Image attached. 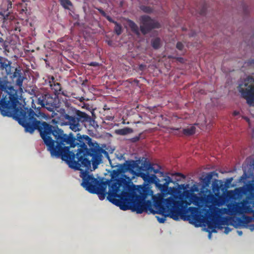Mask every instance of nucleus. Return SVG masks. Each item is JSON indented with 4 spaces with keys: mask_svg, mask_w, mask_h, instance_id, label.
Returning a JSON list of instances; mask_svg holds the SVG:
<instances>
[{
    "mask_svg": "<svg viewBox=\"0 0 254 254\" xmlns=\"http://www.w3.org/2000/svg\"><path fill=\"white\" fill-rule=\"evenodd\" d=\"M36 116L33 110H22V126L25 127V131L32 133L34 130L38 129L52 156H61L70 168L79 170L80 177L82 179L81 185L83 188L91 192L96 193L99 199L102 200L105 198L109 186L108 199L121 210H128L129 208L126 202L136 199L133 189L126 184L122 185L121 180H113L110 183L99 181L93 175L88 174L89 171L92 170L91 161L87 157H92L93 169L95 170L101 162L103 150L96 146L89 151L86 145L82 143L75 154L69 150V147L65 146L67 144L70 145L71 147H75V139L71 134L68 135L61 129L46 122L37 121L35 118Z\"/></svg>",
    "mask_w": 254,
    "mask_h": 254,
    "instance_id": "nucleus-1",
    "label": "nucleus"
},
{
    "mask_svg": "<svg viewBox=\"0 0 254 254\" xmlns=\"http://www.w3.org/2000/svg\"><path fill=\"white\" fill-rule=\"evenodd\" d=\"M129 169L133 174L140 177L144 181L153 183L156 188L161 192L154 194L151 190H148L149 194L152 196V199L155 208L160 212L165 213L175 220H178L180 217L181 210L185 208L191 203L199 206L202 203V199L193 193L189 192V190L184 191L185 195L189 198V202L184 201L182 198V195L178 191L179 190H184L189 188V185L182 184L176 187H168L173 183L172 178L169 176H166L163 181V184L160 183V180L155 175L150 176L148 174L141 172V168L135 171L134 169L137 168V164L133 162L129 165Z\"/></svg>",
    "mask_w": 254,
    "mask_h": 254,
    "instance_id": "nucleus-2",
    "label": "nucleus"
},
{
    "mask_svg": "<svg viewBox=\"0 0 254 254\" xmlns=\"http://www.w3.org/2000/svg\"><path fill=\"white\" fill-rule=\"evenodd\" d=\"M239 90L250 106H254V78L248 77L239 85Z\"/></svg>",
    "mask_w": 254,
    "mask_h": 254,
    "instance_id": "nucleus-3",
    "label": "nucleus"
},
{
    "mask_svg": "<svg viewBox=\"0 0 254 254\" xmlns=\"http://www.w3.org/2000/svg\"><path fill=\"white\" fill-rule=\"evenodd\" d=\"M248 188L250 189L252 192L250 196L242 202L236 205L235 210L233 212L235 214H242L247 213H253L254 209V184H250L248 186Z\"/></svg>",
    "mask_w": 254,
    "mask_h": 254,
    "instance_id": "nucleus-4",
    "label": "nucleus"
},
{
    "mask_svg": "<svg viewBox=\"0 0 254 254\" xmlns=\"http://www.w3.org/2000/svg\"><path fill=\"white\" fill-rule=\"evenodd\" d=\"M18 103L16 96L7 93L5 97L0 100V111L3 116H9Z\"/></svg>",
    "mask_w": 254,
    "mask_h": 254,
    "instance_id": "nucleus-5",
    "label": "nucleus"
},
{
    "mask_svg": "<svg viewBox=\"0 0 254 254\" xmlns=\"http://www.w3.org/2000/svg\"><path fill=\"white\" fill-rule=\"evenodd\" d=\"M140 28L143 34H146L152 28H157L160 27L159 23L151 19L148 16H143L141 17Z\"/></svg>",
    "mask_w": 254,
    "mask_h": 254,
    "instance_id": "nucleus-6",
    "label": "nucleus"
},
{
    "mask_svg": "<svg viewBox=\"0 0 254 254\" xmlns=\"http://www.w3.org/2000/svg\"><path fill=\"white\" fill-rule=\"evenodd\" d=\"M66 120L68 121L67 125L69 126L70 129L74 131L80 130V125L79 123V120L78 118L75 117L70 116L67 114H65L64 116Z\"/></svg>",
    "mask_w": 254,
    "mask_h": 254,
    "instance_id": "nucleus-7",
    "label": "nucleus"
},
{
    "mask_svg": "<svg viewBox=\"0 0 254 254\" xmlns=\"http://www.w3.org/2000/svg\"><path fill=\"white\" fill-rule=\"evenodd\" d=\"M188 220L190 221V222L196 227L201 226L203 223V219L200 218V216L198 215L195 216H189Z\"/></svg>",
    "mask_w": 254,
    "mask_h": 254,
    "instance_id": "nucleus-8",
    "label": "nucleus"
},
{
    "mask_svg": "<svg viewBox=\"0 0 254 254\" xmlns=\"http://www.w3.org/2000/svg\"><path fill=\"white\" fill-rule=\"evenodd\" d=\"M216 224H214L213 223H207V228L205 229V231L209 232V234H208V238L209 239H211L212 238V233H216L217 231H216Z\"/></svg>",
    "mask_w": 254,
    "mask_h": 254,
    "instance_id": "nucleus-9",
    "label": "nucleus"
},
{
    "mask_svg": "<svg viewBox=\"0 0 254 254\" xmlns=\"http://www.w3.org/2000/svg\"><path fill=\"white\" fill-rule=\"evenodd\" d=\"M125 27H129L132 30L135 32L136 34H139V31L138 27L136 24L130 20H126V23H125Z\"/></svg>",
    "mask_w": 254,
    "mask_h": 254,
    "instance_id": "nucleus-10",
    "label": "nucleus"
},
{
    "mask_svg": "<svg viewBox=\"0 0 254 254\" xmlns=\"http://www.w3.org/2000/svg\"><path fill=\"white\" fill-rule=\"evenodd\" d=\"M183 133L186 135H190L193 134L195 131L194 126H190L182 130Z\"/></svg>",
    "mask_w": 254,
    "mask_h": 254,
    "instance_id": "nucleus-11",
    "label": "nucleus"
},
{
    "mask_svg": "<svg viewBox=\"0 0 254 254\" xmlns=\"http://www.w3.org/2000/svg\"><path fill=\"white\" fill-rule=\"evenodd\" d=\"M117 133L120 135H126L131 133L132 132V130L128 127L124 128L123 129H119L117 130Z\"/></svg>",
    "mask_w": 254,
    "mask_h": 254,
    "instance_id": "nucleus-12",
    "label": "nucleus"
},
{
    "mask_svg": "<svg viewBox=\"0 0 254 254\" xmlns=\"http://www.w3.org/2000/svg\"><path fill=\"white\" fill-rule=\"evenodd\" d=\"M197 124L200 125L201 127H203L205 126L206 120L205 116L203 114H200L199 116Z\"/></svg>",
    "mask_w": 254,
    "mask_h": 254,
    "instance_id": "nucleus-13",
    "label": "nucleus"
},
{
    "mask_svg": "<svg viewBox=\"0 0 254 254\" xmlns=\"http://www.w3.org/2000/svg\"><path fill=\"white\" fill-rule=\"evenodd\" d=\"M212 191L216 195L219 193L220 191V186L218 183V181H216L213 182L212 184Z\"/></svg>",
    "mask_w": 254,
    "mask_h": 254,
    "instance_id": "nucleus-14",
    "label": "nucleus"
},
{
    "mask_svg": "<svg viewBox=\"0 0 254 254\" xmlns=\"http://www.w3.org/2000/svg\"><path fill=\"white\" fill-rule=\"evenodd\" d=\"M61 3L65 8H69L71 6V3L69 0H61Z\"/></svg>",
    "mask_w": 254,
    "mask_h": 254,
    "instance_id": "nucleus-15",
    "label": "nucleus"
},
{
    "mask_svg": "<svg viewBox=\"0 0 254 254\" xmlns=\"http://www.w3.org/2000/svg\"><path fill=\"white\" fill-rule=\"evenodd\" d=\"M160 39L158 38H155L152 41V46L154 48H158L160 46Z\"/></svg>",
    "mask_w": 254,
    "mask_h": 254,
    "instance_id": "nucleus-16",
    "label": "nucleus"
},
{
    "mask_svg": "<svg viewBox=\"0 0 254 254\" xmlns=\"http://www.w3.org/2000/svg\"><path fill=\"white\" fill-rule=\"evenodd\" d=\"M250 177L251 176H250V175L246 173V172H244L243 175L241 177L240 179V182L245 183V180Z\"/></svg>",
    "mask_w": 254,
    "mask_h": 254,
    "instance_id": "nucleus-17",
    "label": "nucleus"
},
{
    "mask_svg": "<svg viewBox=\"0 0 254 254\" xmlns=\"http://www.w3.org/2000/svg\"><path fill=\"white\" fill-rule=\"evenodd\" d=\"M115 24L116 26L115 27V30L118 35H120L122 32V28L121 26H120L117 23H116Z\"/></svg>",
    "mask_w": 254,
    "mask_h": 254,
    "instance_id": "nucleus-18",
    "label": "nucleus"
},
{
    "mask_svg": "<svg viewBox=\"0 0 254 254\" xmlns=\"http://www.w3.org/2000/svg\"><path fill=\"white\" fill-rule=\"evenodd\" d=\"M146 169H147V170L148 171H153L154 173H157L159 172L158 170L154 169V168L151 166L150 164L147 165L146 166Z\"/></svg>",
    "mask_w": 254,
    "mask_h": 254,
    "instance_id": "nucleus-19",
    "label": "nucleus"
},
{
    "mask_svg": "<svg viewBox=\"0 0 254 254\" xmlns=\"http://www.w3.org/2000/svg\"><path fill=\"white\" fill-rule=\"evenodd\" d=\"M191 191L192 192H198V187L197 185H194L191 188Z\"/></svg>",
    "mask_w": 254,
    "mask_h": 254,
    "instance_id": "nucleus-20",
    "label": "nucleus"
},
{
    "mask_svg": "<svg viewBox=\"0 0 254 254\" xmlns=\"http://www.w3.org/2000/svg\"><path fill=\"white\" fill-rule=\"evenodd\" d=\"M141 8L144 12H149L151 11V9L149 8V7H143Z\"/></svg>",
    "mask_w": 254,
    "mask_h": 254,
    "instance_id": "nucleus-21",
    "label": "nucleus"
},
{
    "mask_svg": "<svg viewBox=\"0 0 254 254\" xmlns=\"http://www.w3.org/2000/svg\"><path fill=\"white\" fill-rule=\"evenodd\" d=\"M183 48V45L181 43L179 42L177 43V49H178L179 50H182Z\"/></svg>",
    "mask_w": 254,
    "mask_h": 254,
    "instance_id": "nucleus-22",
    "label": "nucleus"
},
{
    "mask_svg": "<svg viewBox=\"0 0 254 254\" xmlns=\"http://www.w3.org/2000/svg\"><path fill=\"white\" fill-rule=\"evenodd\" d=\"M157 220L159 221V222L161 223H164L165 220V219L164 217H159L157 216Z\"/></svg>",
    "mask_w": 254,
    "mask_h": 254,
    "instance_id": "nucleus-23",
    "label": "nucleus"
},
{
    "mask_svg": "<svg viewBox=\"0 0 254 254\" xmlns=\"http://www.w3.org/2000/svg\"><path fill=\"white\" fill-rule=\"evenodd\" d=\"M82 138H84V140H86L88 142H90L91 140V138L88 135L82 136Z\"/></svg>",
    "mask_w": 254,
    "mask_h": 254,
    "instance_id": "nucleus-24",
    "label": "nucleus"
},
{
    "mask_svg": "<svg viewBox=\"0 0 254 254\" xmlns=\"http://www.w3.org/2000/svg\"><path fill=\"white\" fill-rule=\"evenodd\" d=\"M247 227L251 231H254V225H249L247 226Z\"/></svg>",
    "mask_w": 254,
    "mask_h": 254,
    "instance_id": "nucleus-25",
    "label": "nucleus"
},
{
    "mask_svg": "<svg viewBox=\"0 0 254 254\" xmlns=\"http://www.w3.org/2000/svg\"><path fill=\"white\" fill-rule=\"evenodd\" d=\"M230 232H231V230L229 228L226 227L225 228V230H224L225 233L227 234Z\"/></svg>",
    "mask_w": 254,
    "mask_h": 254,
    "instance_id": "nucleus-26",
    "label": "nucleus"
},
{
    "mask_svg": "<svg viewBox=\"0 0 254 254\" xmlns=\"http://www.w3.org/2000/svg\"><path fill=\"white\" fill-rule=\"evenodd\" d=\"M51 123L53 125H57L58 124V121L55 119H53L51 121Z\"/></svg>",
    "mask_w": 254,
    "mask_h": 254,
    "instance_id": "nucleus-27",
    "label": "nucleus"
},
{
    "mask_svg": "<svg viewBox=\"0 0 254 254\" xmlns=\"http://www.w3.org/2000/svg\"><path fill=\"white\" fill-rule=\"evenodd\" d=\"M38 101H39V103L41 105H42L43 106H45V102H44V101H40V100H39V99L38 100Z\"/></svg>",
    "mask_w": 254,
    "mask_h": 254,
    "instance_id": "nucleus-28",
    "label": "nucleus"
},
{
    "mask_svg": "<svg viewBox=\"0 0 254 254\" xmlns=\"http://www.w3.org/2000/svg\"><path fill=\"white\" fill-rule=\"evenodd\" d=\"M97 65H98V64L96 63H92L90 64V65H92V66H97Z\"/></svg>",
    "mask_w": 254,
    "mask_h": 254,
    "instance_id": "nucleus-29",
    "label": "nucleus"
},
{
    "mask_svg": "<svg viewBox=\"0 0 254 254\" xmlns=\"http://www.w3.org/2000/svg\"><path fill=\"white\" fill-rule=\"evenodd\" d=\"M245 119L246 120V121L248 123L249 125H250V121H249V119L247 118V117H245Z\"/></svg>",
    "mask_w": 254,
    "mask_h": 254,
    "instance_id": "nucleus-30",
    "label": "nucleus"
},
{
    "mask_svg": "<svg viewBox=\"0 0 254 254\" xmlns=\"http://www.w3.org/2000/svg\"><path fill=\"white\" fill-rule=\"evenodd\" d=\"M237 233H238V234H239V235H240V236L242 235V231H237Z\"/></svg>",
    "mask_w": 254,
    "mask_h": 254,
    "instance_id": "nucleus-31",
    "label": "nucleus"
},
{
    "mask_svg": "<svg viewBox=\"0 0 254 254\" xmlns=\"http://www.w3.org/2000/svg\"><path fill=\"white\" fill-rule=\"evenodd\" d=\"M160 174L161 176H163V172H160Z\"/></svg>",
    "mask_w": 254,
    "mask_h": 254,
    "instance_id": "nucleus-32",
    "label": "nucleus"
},
{
    "mask_svg": "<svg viewBox=\"0 0 254 254\" xmlns=\"http://www.w3.org/2000/svg\"><path fill=\"white\" fill-rule=\"evenodd\" d=\"M56 86H58L59 87V88L60 89V85L59 83H57Z\"/></svg>",
    "mask_w": 254,
    "mask_h": 254,
    "instance_id": "nucleus-33",
    "label": "nucleus"
},
{
    "mask_svg": "<svg viewBox=\"0 0 254 254\" xmlns=\"http://www.w3.org/2000/svg\"><path fill=\"white\" fill-rule=\"evenodd\" d=\"M247 219L249 220H251L252 219L250 218V217H248Z\"/></svg>",
    "mask_w": 254,
    "mask_h": 254,
    "instance_id": "nucleus-34",
    "label": "nucleus"
},
{
    "mask_svg": "<svg viewBox=\"0 0 254 254\" xmlns=\"http://www.w3.org/2000/svg\"><path fill=\"white\" fill-rule=\"evenodd\" d=\"M211 177H212V175H209V177H208V178H209V179L211 178Z\"/></svg>",
    "mask_w": 254,
    "mask_h": 254,
    "instance_id": "nucleus-35",
    "label": "nucleus"
},
{
    "mask_svg": "<svg viewBox=\"0 0 254 254\" xmlns=\"http://www.w3.org/2000/svg\"><path fill=\"white\" fill-rule=\"evenodd\" d=\"M233 178H230V182L232 181Z\"/></svg>",
    "mask_w": 254,
    "mask_h": 254,
    "instance_id": "nucleus-36",
    "label": "nucleus"
},
{
    "mask_svg": "<svg viewBox=\"0 0 254 254\" xmlns=\"http://www.w3.org/2000/svg\"><path fill=\"white\" fill-rule=\"evenodd\" d=\"M78 138H79V139H81V136H80L79 137L78 136Z\"/></svg>",
    "mask_w": 254,
    "mask_h": 254,
    "instance_id": "nucleus-37",
    "label": "nucleus"
},
{
    "mask_svg": "<svg viewBox=\"0 0 254 254\" xmlns=\"http://www.w3.org/2000/svg\"><path fill=\"white\" fill-rule=\"evenodd\" d=\"M146 197V196H143V199H145Z\"/></svg>",
    "mask_w": 254,
    "mask_h": 254,
    "instance_id": "nucleus-38",
    "label": "nucleus"
},
{
    "mask_svg": "<svg viewBox=\"0 0 254 254\" xmlns=\"http://www.w3.org/2000/svg\"><path fill=\"white\" fill-rule=\"evenodd\" d=\"M137 213H141V211H137Z\"/></svg>",
    "mask_w": 254,
    "mask_h": 254,
    "instance_id": "nucleus-39",
    "label": "nucleus"
},
{
    "mask_svg": "<svg viewBox=\"0 0 254 254\" xmlns=\"http://www.w3.org/2000/svg\"><path fill=\"white\" fill-rule=\"evenodd\" d=\"M253 64H254V61L253 62Z\"/></svg>",
    "mask_w": 254,
    "mask_h": 254,
    "instance_id": "nucleus-40",
    "label": "nucleus"
}]
</instances>
